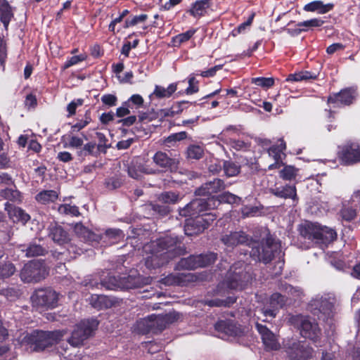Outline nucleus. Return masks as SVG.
I'll use <instances>...</instances> for the list:
<instances>
[{
    "label": "nucleus",
    "instance_id": "f257e3e1",
    "mask_svg": "<svg viewBox=\"0 0 360 360\" xmlns=\"http://www.w3.org/2000/svg\"><path fill=\"white\" fill-rule=\"evenodd\" d=\"M150 255L145 259V266L150 271L155 270L167 264L177 257L184 255L186 248L181 245L180 238L166 236L151 241L143 247Z\"/></svg>",
    "mask_w": 360,
    "mask_h": 360
},
{
    "label": "nucleus",
    "instance_id": "f03ea898",
    "mask_svg": "<svg viewBox=\"0 0 360 360\" xmlns=\"http://www.w3.org/2000/svg\"><path fill=\"white\" fill-rule=\"evenodd\" d=\"M62 337L63 333L60 330L34 329L25 334L21 344L32 352H41L58 344Z\"/></svg>",
    "mask_w": 360,
    "mask_h": 360
},
{
    "label": "nucleus",
    "instance_id": "7ed1b4c3",
    "mask_svg": "<svg viewBox=\"0 0 360 360\" xmlns=\"http://www.w3.org/2000/svg\"><path fill=\"white\" fill-rule=\"evenodd\" d=\"M266 231L268 233L266 238L261 243H254L250 253L253 259L264 264L271 262L275 255L280 252L281 248V241L271 235L268 229Z\"/></svg>",
    "mask_w": 360,
    "mask_h": 360
},
{
    "label": "nucleus",
    "instance_id": "20e7f679",
    "mask_svg": "<svg viewBox=\"0 0 360 360\" xmlns=\"http://www.w3.org/2000/svg\"><path fill=\"white\" fill-rule=\"evenodd\" d=\"M214 200L207 198H195L179 209V215L185 218L184 225H195L191 221L198 219L202 212L214 209Z\"/></svg>",
    "mask_w": 360,
    "mask_h": 360
},
{
    "label": "nucleus",
    "instance_id": "39448f33",
    "mask_svg": "<svg viewBox=\"0 0 360 360\" xmlns=\"http://www.w3.org/2000/svg\"><path fill=\"white\" fill-rule=\"evenodd\" d=\"M300 235L316 243L327 245L337 238L336 231L329 226H299Z\"/></svg>",
    "mask_w": 360,
    "mask_h": 360
},
{
    "label": "nucleus",
    "instance_id": "423d86ee",
    "mask_svg": "<svg viewBox=\"0 0 360 360\" xmlns=\"http://www.w3.org/2000/svg\"><path fill=\"white\" fill-rule=\"evenodd\" d=\"M283 349L290 360H309L314 349L304 341L295 338L284 340Z\"/></svg>",
    "mask_w": 360,
    "mask_h": 360
},
{
    "label": "nucleus",
    "instance_id": "0eeeda50",
    "mask_svg": "<svg viewBox=\"0 0 360 360\" xmlns=\"http://www.w3.org/2000/svg\"><path fill=\"white\" fill-rule=\"evenodd\" d=\"M34 307L44 310L53 309L58 306V293L51 288H39L30 297Z\"/></svg>",
    "mask_w": 360,
    "mask_h": 360
},
{
    "label": "nucleus",
    "instance_id": "6e6552de",
    "mask_svg": "<svg viewBox=\"0 0 360 360\" xmlns=\"http://www.w3.org/2000/svg\"><path fill=\"white\" fill-rule=\"evenodd\" d=\"M47 274L44 261L33 259L24 265L20 276L25 283H37L44 279Z\"/></svg>",
    "mask_w": 360,
    "mask_h": 360
},
{
    "label": "nucleus",
    "instance_id": "1a4fd4ad",
    "mask_svg": "<svg viewBox=\"0 0 360 360\" xmlns=\"http://www.w3.org/2000/svg\"><path fill=\"white\" fill-rule=\"evenodd\" d=\"M98 321L96 319L81 321L77 324L72 332L68 339V342L73 347H78L83 344L84 341L88 339L97 329Z\"/></svg>",
    "mask_w": 360,
    "mask_h": 360
},
{
    "label": "nucleus",
    "instance_id": "9d476101",
    "mask_svg": "<svg viewBox=\"0 0 360 360\" xmlns=\"http://www.w3.org/2000/svg\"><path fill=\"white\" fill-rule=\"evenodd\" d=\"M249 277L248 274L242 267H237L235 264L227 271L224 284L231 290H242L247 285Z\"/></svg>",
    "mask_w": 360,
    "mask_h": 360
},
{
    "label": "nucleus",
    "instance_id": "9b49d317",
    "mask_svg": "<svg viewBox=\"0 0 360 360\" xmlns=\"http://www.w3.org/2000/svg\"><path fill=\"white\" fill-rule=\"evenodd\" d=\"M293 319L299 324V329L301 335L314 342L320 339L321 330L318 323L309 316H297Z\"/></svg>",
    "mask_w": 360,
    "mask_h": 360
},
{
    "label": "nucleus",
    "instance_id": "f8f14e48",
    "mask_svg": "<svg viewBox=\"0 0 360 360\" xmlns=\"http://www.w3.org/2000/svg\"><path fill=\"white\" fill-rule=\"evenodd\" d=\"M358 96L356 88L351 86L341 89L338 93L330 94L327 103L333 104V107L341 108L349 106L354 103Z\"/></svg>",
    "mask_w": 360,
    "mask_h": 360
},
{
    "label": "nucleus",
    "instance_id": "ddd939ff",
    "mask_svg": "<svg viewBox=\"0 0 360 360\" xmlns=\"http://www.w3.org/2000/svg\"><path fill=\"white\" fill-rule=\"evenodd\" d=\"M340 160L344 165H354L360 162V144L348 141L339 147L338 153Z\"/></svg>",
    "mask_w": 360,
    "mask_h": 360
},
{
    "label": "nucleus",
    "instance_id": "4468645a",
    "mask_svg": "<svg viewBox=\"0 0 360 360\" xmlns=\"http://www.w3.org/2000/svg\"><path fill=\"white\" fill-rule=\"evenodd\" d=\"M149 316L151 321L152 333L158 334L164 330L168 325L177 321L180 319L181 314L179 312L172 311L165 314H151Z\"/></svg>",
    "mask_w": 360,
    "mask_h": 360
},
{
    "label": "nucleus",
    "instance_id": "2eb2a0df",
    "mask_svg": "<svg viewBox=\"0 0 360 360\" xmlns=\"http://www.w3.org/2000/svg\"><path fill=\"white\" fill-rule=\"evenodd\" d=\"M269 192L279 198L291 199L294 205L299 200L295 184L276 183L274 187L269 188Z\"/></svg>",
    "mask_w": 360,
    "mask_h": 360
},
{
    "label": "nucleus",
    "instance_id": "dca6fc26",
    "mask_svg": "<svg viewBox=\"0 0 360 360\" xmlns=\"http://www.w3.org/2000/svg\"><path fill=\"white\" fill-rule=\"evenodd\" d=\"M255 328L261 336L264 348L266 351L278 350L280 348V344L275 334L266 326L257 322Z\"/></svg>",
    "mask_w": 360,
    "mask_h": 360
},
{
    "label": "nucleus",
    "instance_id": "f3484780",
    "mask_svg": "<svg viewBox=\"0 0 360 360\" xmlns=\"http://www.w3.org/2000/svg\"><path fill=\"white\" fill-rule=\"evenodd\" d=\"M89 288L94 289H103L108 290H117L121 289V276H112L108 274L105 278H102L100 282H98L96 279H91L86 284Z\"/></svg>",
    "mask_w": 360,
    "mask_h": 360
},
{
    "label": "nucleus",
    "instance_id": "a211bd4d",
    "mask_svg": "<svg viewBox=\"0 0 360 360\" xmlns=\"http://www.w3.org/2000/svg\"><path fill=\"white\" fill-rule=\"evenodd\" d=\"M196 276L191 273L169 274L161 278L160 282L165 285L186 286L189 283L195 281Z\"/></svg>",
    "mask_w": 360,
    "mask_h": 360
},
{
    "label": "nucleus",
    "instance_id": "6ab92c4d",
    "mask_svg": "<svg viewBox=\"0 0 360 360\" xmlns=\"http://www.w3.org/2000/svg\"><path fill=\"white\" fill-rule=\"evenodd\" d=\"M148 278L141 276L137 271L131 270L129 274L121 276V290L142 288L148 283Z\"/></svg>",
    "mask_w": 360,
    "mask_h": 360
},
{
    "label": "nucleus",
    "instance_id": "aec40b11",
    "mask_svg": "<svg viewBox=\"0 0 360 360\" xmlns=\"http://www.w3.org/2000/svg\"><path fill=\"white\" fill-rule=\"evenodd\" d=\"M214 329L227 336H240L243 333L241 326L232 320H219L214 324Z\"/></svg>",
    "mask_w": 360,
    "mask_h": 360
},
{
    "label": "nucleus",
    "instance_id": "412c9836",
    "mask_svg": "<svg viewBox=\"0 0 360 360\" xmlns=\"http://www.w3.org/2000/svg\"><path fill=\"white\" fill-rule=\"evenodd\" d=\"M226 186L222 179L215 178L213 181H210L203 184L200 188L195 190V194L200 196H207L210 198L213 196L214 193L221 191L225 188Z\"/></svg>",
    "mask_w": 360,
    "mask_h": 360
},
{
    "label": "nucleus",
    "instance_id": "4be33fe9",
    "mask_svg": "<svg viewBox=\"0 0 360 360\" xmlns=\"http://www.w3.org/2000/svg\"><path fill=\"white\" fill-rule=\"evenodd\" d=\"M209 9L212 10L207 0H195L186 10V13L195 19H200L207 14Z\"/></svg>",
    "mask_w": 360,
    "mask_h": 360
},
{
    "label": "nucleus",
    "instance_id": "5701e85b",
    "mask_svg": "<svg viewBox=\"0 0 360 360\" xmlns=\"http://www.w3.org/2000/svg\"><path fill=\"white\" fill-rule=\"evenodd\" d=\"M4 206L9 218L14 223L21 222L25 224L30 219V216L22 208L15 207L8 202H6Z\"/></svg>",
    "mask_w": 360,
    "mask_h": 360
},
{
    "label": "nucleus",
    "instance_id": "b1692460",
    "mask_svg": "<svg viewBox=\"0 0 360 360\" xmlns=\"http://www.w3.org/2000/svg\"><path fill=\"white\" fill-rule=\"evenodd\" d=\"M153 162L158 167L165 169H172L176 167L178 161L169 157L166 153L157 151L153 157Z\"/></svg>",
    "mask_w": 360,
    "mask_h": 360
},
{
    "label": "nucleus",
    "instance_id": "393cba45",
    "mask_svg": "<svg viewBox=\"0 0 360 360\" xmlns=\"http://www.w3.org/2000/svg\"><path fill=\"white\" fill-rule=\"evenodd\" d=\"M115 302L111 297L103 295H92L90 298L92 307L98 310L111 308Z\"/></svg>",
    "mask_w": 360,
    "mask_h": 360
},
{
    "label": "nucleus",
    "instance_id": "a878e982",
    "mask_svg": "<svg viewBox=\"0 0 360 360\" xmlns=\"http://www.w3.org/2000/svg\"><path fill=\"white\" fill-rule=\"evenodd\" d=\"M222 242L228 246H235L248 242V236L243 231L231 232L229 235H225L221 238Z\"/></svg>",
    "mask_w": 360,
    "mask_h": 360
},
{
    "label": "nucleus",
    "instance_id": "bb28decb",
    "mask_svg": "<svg viewBox=\"0 0 360 360\" xmlns=\"http://www.w3.org/2000/svg\"><path fill=\"white\" fill-rule=\"evenodd\" d=\"M334 4H324L322 1L316 0L309 2L304 6L303 10L307 12H317L319 14H325L334 8Z\"/></svg>",
    "mask_w": 360,
    "mask_h": 360
},
{
    "label": "nucleus",
    "instance_id": "cd10ccee",
    "mask_svg": "<svg viewBox=\"0 0 360 360\" xmlns=\"http://www.w3.org/2000/svg\"><path fill=\"white\" fill-rule=\"evenodd\" d=\"M177 82L170 84L167 88L160 85H155L153 92L149 96L150 100L153 97L158 99L170 98L177 90Z\"/></svg>",
    "mask_w": 360,
    "mask_h": 360
},
{
    "label": "nucleus",
    "instance_id": "c85d7f7f",
    "mask_svg": "<svg viewBox=\"0 0 360 360\" xmlns=\"http://www.w3.org/2000/svg\"><path fill=\"white\" fill-rule=\"evenodd\" d=\"M13 17V8L9 2L7 0H0V21L6 29Z\"/></svg>",
    "mask_w": 360,
    "mask_h": 360
},
{
    "label": "nucleus",
    "instance_id": "c756f323",
    "mask_svg": "<svg viewBox=\"0 0 360 360\" xmlns=\"http://www.w3.org/2000/svg\"><path fill=\"white\" fill-rule=\"evenodd\" d=\"M49 236L58 245H63L70 240L69 233L63 229V226H52Z\"/></svg>",
    "mask_w": 360,
    "mask_h": 360
},
{
    "label": "nucleus",
    "instance_id": "7c9ffc66",
    "mask_svg": "<svg viewBox=\"0 0 360 360\" xmlns=\"http://www.w3.org/2000/svg\"><path fill=\"white\" fill-rule=\"evenodd\" d=\"M208 199L214 200V208L217 207V206L221 203H228V204H239L241 198L234 194H232L229 192H224L218 196H212L208 198Z\"/></svg>",
    "mask_w": 360,
    "mask_h": 360
},
{
    "label": "nucleus",
    "instance_id": "2f4dec72",
    "mask_svg": "<svg viewBox=\"0 0 360 360\" xmlns=\"http://www.w3.org/2000/svg\"><path fill=\"white\" fill-rule=\"evenodd\" d=\"M318 77V74L314 72H310L307 70H302L298 72H295L292 74L288 75L287 78L285 79L286 82H297L302 81H308V80H315Z\"/></svg>",
    "mask_w": 360,
    "mask_h": 360
},
{
    "label": "nucleus",
    "instance_id": "473e14b6",
    "mask_svg": "<svg viewBox=\"0 0 360 360\" xmlns=\"http://www.w3.org/2000/svg\"><path fill=\"white\" fill-rule=\"evenodd\" d=\"M58 198V193L54 190H43L35 195L36 201L42 205L54 202Z\"/></svg>",
    "mask_w": 360,
    "mask_h": 360
},
{
    "label": "nucleus",
    "instance_id": "72a5a7b5",
    "mask_svg": "<svg viewBox=\"0 0 360 360\" xmlns=\"http://www.w3.org/2000/svg\"><path fill=\"white\" fill-rule=\"evenodd\" d=\"M75 231L79 234V236L82 238L86 242L89 243H98L101 236L99 234H96L88 229V226H74Z\"/></svg>",
    "mask_w": 360,
    "mask_h": 360
},
{
    "label": "nucleus",
    "instance_id": "f704fd0d",
    "mask_svg": "<svg viewBox=\"0 0 360 360\" xmlns=\"http://www.w3.org/2000/svg\"><path fill=\"white\" fill-rule=\"evenodd\" d=\"M188 133L186 131H180L171 134L167 137H165L162 140V145L165 148H174L177 146V143L186 139Z\"/></svg>",
    "mask_w": 360,
    "mask_h": 360
},
{
    "label": "nucleus",
    "instance_id": "c9c22d12",
    "mask_svg": "<svg viewBox=\"0 0 360 360\" xmlns=\"http://www.w3.org/2000/svg\"><path fill=\"white\" fill-rule=\"evenodd\" d=\"M221 91V89H218L213 92L203 96L200 101H201L199 103H197L196 101L193 102L194 105H198L201 108H207V109H212L215 108L217 106H219V103L217 101H212V102H210L209 99L213 98L216 95H218L220 91Z\"/></svg>",
    "mask_w": 360,
    "mask_h": 360
},
{
    "label": "nucleus",
    "instance_id": "e433bc0d",
    "mask_svg": "<svg viewBox=\"0 0 360 360\" xmlns=\"http://www.w3.org/2000/svg\"><path fill=\"white\" fill-rule=\"evenodd\" d=\"M205 149L202 146L198 144L189 145L186 151V157L189 160H200L203 158Z\"/></svg>",
    "mask_w": 360,
    "mask_h": 360
},
{
    "label": "nucleus",
    "instance_id": "4c0bfd02",
    "mask_svg": "<svg viewBox=\"0 0 360 360\" xmlns=\"http://www.w3.org/2000/svg\"><path fill=\"white\" fill-rule=\"evenodd\" d=\"M0 197L16 203H20L22 201V195L19 191L8 188L0 191Z\"/></svg>",
    "mask_w": 360,
    "mask_h": 360
},
{
    "label": "nucleus",
    "instance_id": "58836bf2",
    "mask_svg": "<svg viewBox=\"0 0 360 360\" xmlns=\"http://www.w3.org/2000/svg\"><path fill=\"white\" fill-rule=\"evenodd\" d=\"M241 167L236 162L232 160H224L223 170L227 177H233L238 175L240 172Z\"/></svg>",
    "mask_w": 360,
    "mask_h": 360
},
{
    "label": "nucleus",
    "instance_id": "ea45409f",
    "mask_svg": "<svg viewBox=\"0 0 360 360\" xmlns=\"http://www.w3.org/2000/svg\"><path fill=\"white\" fill-rule=\"evenodd\" d=\"M198 255H191L188 257L181 258L179 261L177 266L179 269H195L199 268V263L198 262Z\"/></svg>",
    "mask_w": 360,
    "mask_h": 360
},
{
    "label": "nucleus",
    "instance_id": "a19ab883",
    "mask_svg": "<svg viewBox=\"0 0 360 360\" xmlns=\"http://www.w3.org/2000/svg\"><path fill=\"white\" fill-rule=\"evenodd\" d=\"M339 216L342 221L350 222L357 216L356 208L351 204V205H344L339 212Z\"/></svg>",
    "mask_w": 360,
    "mask_h": 360
},
{
    "label": "nucleus",
    "instance_id": "79ce46f5",
    "mask_svg": "<svg viewBox=\"0 0 360 360\" xmlns=\"http://www.w3.org/2000/svg\"><path fill=\"white\" fill-rule=\"evenodd\" d=\"M151 321L150 316L138 320L136 323L135 330L141 335L152 333Z\"/></svg>",
    "mask_w": 360,
    "mask_h": 360
},
{
    "label": "nucleus",
    "instance_id": "37998d69",
    "mask_svg": "<svg viewBox=\"0 0 360 360\" xmlns=\"http://www.w3.org/2000/svg\"><path fill=\"white\" fill-rule=\"evenodd\" d=\"M286 149L285 143L283 141L279 144L271 146L267 150L270 157H272L274 160H282V156H285L284 150Z\"/></svg>",
    "mask_w": 360,
    "mask_h": 360
},
{
    "label": "nucleus",
    "instance_id": "c03bdc74",
    "mask_svg": "<svg viewBox=\"0 0 360 360\" xmlns=\"http://www.w3.org/2000/svg\"><path fill=\"white\" fill-rule=\"evenodd\" d=\"M324 24V20L320 18H315L310 20L300 22L297 24V27L302 28V32H305L314 27H321Z\"/></svg>",
    "mask_w": 360,
    "mask_h": 360
},
{
    "label": "nucleus",
    "instance_id": "a18cd8bd",
    "mask_svg": "<svg viewBox=\"0 0 360 360\" xmlns=\"http://www.w3.org/2000/svg\"><path fill=\"white\" fill-rule=\"evenodd\" d=\"M198 258L199 268H203L214 264L217 259V254L213 252H208L206 254L198 255Z\"/></svg>",
    "mask_w": 360,
    "mask_h": 360
},
{
    "label": "nucleus",
    "instance_id": "49530a36",
    "mask_svg": "<svg viewBox=\"0 0 360 360\" xmlns=\"http://www.w3.org/2000/svg\"><path fill=\"white\" fill-rule=\"evenodd\" d=\"M298 169L292 165H284L279 171V177L285 181H292L296 179Z\"/></svg>",
    "mask_w": 360,
    "mask_h": 360
},
{
    "label": "nucleus",
    "instance_id": "de8ad7c7",
    "mask_svg": "<svg viewBox=\"0 0 360 360\" xmlns=\"http://www.w3.org/2000/svg\"><path fill=\"white\" fill-rule=\"evenodd\" d=\"M196 31V29L191 28L185 32L180 33L172 38V42L175 46H180L183 43L189 41Z\"/></svg>",
    "mask_w": 360,
    "mask_h": 360
},
{
    "label": "nucleus",
    "instance_id": "09e8293b",
    "mask_svg": "<svg viewBox=\"0 0 360 360\" xmlns=\"http://www.w3.org/2000/svg\"><path fill=\"white\" fill-rule=\"evenodd\" d=\"M96 146L95 142H88L79 148L77 155L82 158L88 155L96 157L101 152H98V150H95Z\"/></svg>",
    "mask_w": 360,
    "mask_h": 360
},
{
    "label": "nucleus",
    "instance_id": "8fccbe9b",
    "mask_svg": "<svg viewBox=\"0 0 360 360\" xmlns=\"http://www.w3.org/2000/svg\"><path fill=\"white\" fill-rule=\"evenodd\" d=\"M91 110H87L84 113V119L78 120L75 124L72 125L71 132H79L91 123Z\"/></svg>",
    "mask_w": 360,
    "mask_h": 360
},
{
    "label": "nucleus",
    "instance_id": "3c124183",
    "mask_svg": "<svg viewBox=\"0 0 360 360\" xmlns=\"http://www.w3.org/2000/svg\"><path fill=\"white\" fill-rule=\"evenodd\" d=\"M158 200L164 203L175 204L181 200V198L177 192L165 191L160 193Z\"/></svg>",
    "mask_w": 360,
    "mask_h": 360
},
{
    "label": "nucleus",
    "instance_id": "603ef678",
    "mask_svg": "<svg viewBox=\"0 0 360 360\" xmlns=\"http://www.w3.org/2000/svg\"><path fill=\"white\" fill-rule=\"evenodd\" d=\"M25 255L30 257H37L45 255L48 250L40 245L36 243H31L25 250Z\"/></svg>",
    "mask_w": 360,
    "mask_h": 360
},
{
    "label": "nucleus",
    "instance_id": "864d4df0",
    "mask_svg": "<svg viewBox=\"0 0 360 360\" xmlns=\"http://www.w3.org/2000/svg\"><path fill=\"white\" fill-rule=\"evenodd\" d=\"M195 76H197L196 72L190 74L187 78L188 86L185 90V93L187 95L194 94L198 93L200 90L199 81L196 79Z\"/></svg>",
    "mask_w": 360,
    "mask_h": 360
},
{
    "label": "nucleus",
    "instance_id": "5fc2aeb1",
    "mask_svg": "<svg viewBox=\"0 0 360 360\" xmlns=\"http://www.w3.org/2000/svg\"><path fill=\"white\" fill-rule=\"evenodd\" d=\"M148 16L146 13H141L139 15H131L125 20L123 27L127 29L130 27L135 26L139 23L144 22L148 19Z\"/></svg>",
    "mask_w": 360,
    "mask_h": 360
},
{
    "label": "nucleus",
    "instance_id": "6e6d98bb",
    "mask_svg": "<svg viewBox=\"0 0 360 360\" xmlns=\"http://www.w3.org/2000/svg\"><path fill=\"white\" fill-rule=\"evenodd\" d=\"M123 181L121 177L115 175L113 176L108 177L105 179L104 186L110 190L113 191L117 189L122 186Z\"/></svg>",
    "mask_w": 360,
    "mask_h": 360
},
{
    "label": "nucleus",
    "instance_id": "4d7b16f0",
    "mask_svg": "<svg viewBox=\"0 0 360 360\" xmlns=\"http://www.w3.org/2000/svg\"><path fill=\"white\" fill-rule=\"evenodd\" d=\"M217 218V215L212 212H202L195 225H211Z\"/></svg>",
    "mask_w": 360,
    "mask_h": 360
},
{
    "label": "nucleus",
    "instance_id": "13d9d810",
    "mask_svg": "<svg viewBox=\"0 0 360 360\" xmlns=\"http://www.w3.org/2000/svg\"><path fill=\"white\" fill-rule=\"evenodd\" d=\"M58 211L60 214L77 217L80 214L79 208L76 205L63 204L58 207Z\"/></svg>",
    "mask_w": 360,
    "mask_h": 360
},
{
    "label": "nucleus",
    "instance_id": "bf43d9fd",
    "mask_svg": "<svg viewBox=\"0 0 360 360\" xmlns=\"http://www.w3.org/2000/svg\"><path fill=\"white\" fill-rule=\"evenodd\" d=\"M15 271V266L11 262H0V278L11 276Z\"/></svg>",
    "mask_w": 360,
    "mask_h": 360
},
{
    "label": "nucleus",
    "instance_id": "052dcab7",
    "mask_svg": "<svg viewBox=\"0 0 360 360\" xmlns=\"http://www.w3.org/2000/svg\"><path fill=\"white\" fill-rule=\"evenodd\" d=\"M251 83L257 86L269 89L274 85V79L273 77H253Z\"/></svg>",
    "mask_w": 360,
    "mask_h": 360
},
{
    "label": "nucleus",
    "instance_id": "680f3d73",
    "mask_svg": "<svg viewBox=\"0 0 360 360\" xmlns=\"http://www.w3.org/2000/svg\"><path fill=\"white\" fill-rule=\"evenodd\" d=\"M141 165H137L134 161L131 162L127 166L128 175L134 179H139L143 172Z\"/></svg>",
    "mask_w": 360,
    "mask_h": 360
},
{
    "label": "nucleus",
    "instance_id": "e2e57ef3",
    "mask_svg": "<svg viewBox=\"0 0 360 360\" xmlns=\"http://www.w3.org/2000/svg\"><path fill=\"white\" fill-rule=\"evenodd\" d=\"M96 138L98 139V144L96 146L97 150L98 152L105 153L107 149L110 148V145H107V142L108 141L105 135L102 133L97 131L96 132Z\"/></svg>",
    "mask_w": 360,
    "mask_h": 360
},
{
    "label": "nucleus",
    "instance_id": "0e129e2a",
    "mask_svg": "<svg viewBox=\"0 0 360 360\" xmlns=\"http://www.w3.org/2000/svg\"><path fill=\"white\" fill-rule=\"evenodd\" d=\"M175 115L173 112V110L170 107L169 108L160 109L159 110L155 112V114L150 118V120H153L155 119H159L160 121H162L164 119L167 117H173Z\"/></svg>",
    "mask_w": 360,
    "mask_h": 360
},
{
    "label": "nucleus",
    "instance_id": "69168bd1",
    "mask_svg": "<svg viewBox=\"0 0 360 360\" xmlns=\"http://www.w3.org/2000/svg\"><path fill=\"white\" fill-rule=\"evenodd\" d=\"M86 59V54H79L77 56H73L68 58L63 65L62 69L63 70L68 69L72 65H77L80 62H82Z\"/></svg>",
    "mask_w": 360,
    "mask_h": 360
},
{
    "label": "nucleus",
    "instance_id": "338daca9",
    "mask_svg": "<svg viewBox=\"0 0 360 360\" xmlns=\"http://www.w3.org/2000/svg\"><path fill=\"white\" fill-rule=\"evenodd\" d=\"M285 297L279 292H274L270 297V304L273 307H283L285 305Z\"/></svg>",
    "mask_w": 360,
    "mask_h": 360
},
{
    "label": "nucleus",
    "instance_id": "774afa93",
    "mask_svg": "<svg viewBox=\"0 0 360 360\" xmlns=\"http://www.w3.org/2000/svg\"><path fill=\"white\" fill-rule=\"evenodd\" d=\"M38 105L37 98L35 94L31 92L25 96L24 101L25 108L28 110H34Z\"/></svg>",
    "mask_w": 360,
    "mask_h": 360
}]
</instances>
